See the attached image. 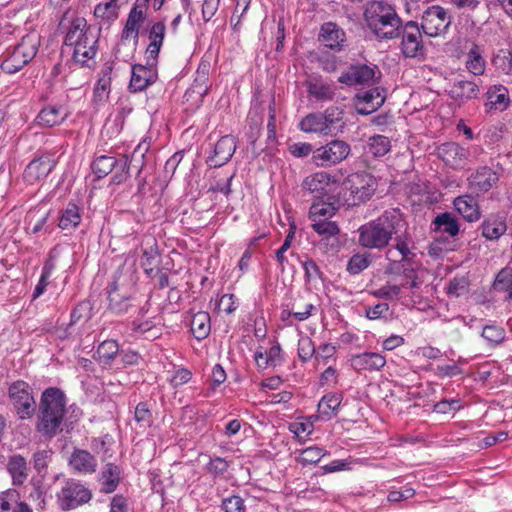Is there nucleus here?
<instances>
[{"mask_svg":"<svg viewBox=\"0 0 512 512\" xmlns=\"http://www.w3.org/2000/svg\"><path fill=\"white\" fill-rule=\"evenodd\" d=\"M406 228L407 222L401 210L390 208L358 228V243L363 248L381 251L388 247L394 235Z\"/></svg>","mask_w":512,"mask_h":512,"instance_id":"1","label":"nucleus"},{"mask_svg":"<svg viewBox=\"0 0 512 512\" xmlns=\"http://www.w3.org/2000/svg\"><path fill=\"white\" fill-rule=\"evenodd\" d=\"M66 415V396L56 387L45 389L40 398L35 429L42 436L52 439L62 431Z\"/></svg>","mask_w":512,"mask_h":512,"instance_id":"2","label":"nucleus"},{"mask_svg":"<svg viewBox=\"0 0 512 512\" xmlns=\"http://www.w3.org/2000/svg\"><path fill=\"white\" fill-rule=\"evenodd\" d=\"M99 31L87 24L83 17L71 21L64 38V45L72 48V59L82 67H90L97 54Z\"/></svg>","mask_w":512,"mask_h":512,"instance_id":"3","label":"nucleus"},{"mask_svg":"<svg viewBox=\"0 0 512 512\" xmlns=\"http://www.w3.org/2000/svg\"><path fill=\"white\" fill-rule=\"evenodd\" d=\"M367 27L379 40H392L400 37L402 19L395 8L385 2L373 1L364 12Z\"/></svg>","mask_w":512,"mask_h":512,"instance_id":"4","label":"nucleus"},{"mask_svg":"<svg viewBox=\"0 0 512 512\" xmlns=\"http://www.w3.org/2000/svg\"><path fill=\"white\" fill-rule=\"evenodd\" d=\"M135 283L128 276L115 274L107 287L108 310L122 315L136 307Z\"/></svg>","mask_w":512,"mask_h":512,"instance_id":"5","label":"nucleus"},{"mask_svg":"<svg viewBox=\"0 0 512 512\" xmlns=\"http://www.w3.org/2000/svg\"><path fill=\"white\" fill-rule=\"evenodd\" d=\"M93 498V492L79 479L67 478L56 494L60 510L67 512L88 504Z\"/></svg>","mask_w":512,"mask_h":512,"instance_id":"6","label":"nucleus"},{"mask_svg":"<svg viewBox=\"0 0 512 512\" xmlns=\"http://www.w3.org/2000/svg\"><path fill=\"white\" fill-rule=\"evenodd\" d=\"M39 41L35 35H26L22 38L1 63V69L9 74L21 70L37 54Z\"/></svg>","mask_w":512,"mask_h":512,"instance_id":"7","label":"nucleus"},{"mask_svg":"<svg viewBox=\"0 0 512 512\" xmlns=\"http://www.w3.org/2000/svg\"><path fill=\"white\" fill-rule=\"evenodd\" d=\"M8 396L19 419L27 420L34 416L37 406L33 390L27 382H13L8 388Z\"/></svg>","mask_w":512,"mask_h":512,"instance_id":"8","label":"nucleus"},{"mask_svg":"<svg viewBox=\"0 0 512 512\" xmlns=\"http://www.w3.org/2000/svg\"><path fill=\"white\" fill-rule=\"evenodd\" d=\"M345 189L350 192L352 204L359 205L370 200L377 189L376 178L365 171L348 175L344 181Z\"/></svg>","mask_w":512,"mask_h":512,"instance_id":"9","label":"nucleus"},{"mask_svg":"<svg viewBox=\"0 0 512 512\" xmlns=\"http://www.w3.org/2000/svg\"><path fill=\"white\" fill-rule=\"evenodd\" d=\"M351 152V146L343 140L334 139L313 151L312 162L317 167L329 168L344 161Z\"/></svg>","mask_w":512,"mask_h":512,"instance_id":"10","label":"nucleus"},{"mask_svg":"<svg viewBox=\"0 0 512 512\" xmlns=\"http://www.w3.org/2000/svg\"><path fill=\"white\" fill-rule=\"evenodd\" d=\"M423 31L419 23L413 20L402 23L400 29V50L406 58L422 57L425 54Z\"/></svg>","mask_w":512,"mask_h":512,"instance_id":"11","label":"nucleus"},{"mask_svg":"<svg viewBox=\"0 0 512 512\" xmlns=\"http://www.w3.org/2000/svg\"><path fill=\"white\" fill-rule=\"evenodd\" d=\"M450 24L448 11L440 5H432L423 11L419 26L425 36L435 38L445 34Z\"/></svg>","mask_w":512,"mask_h":512,"instance_id":"12","label":"nucleus"},{"mask_svg":"<svg viewBox=\"0 0 512 512\" xmlns=\"http://www.w3.org/2000/svg\"><path fill=\"white\" fill-rule=\"evenodd\" d=\"M157 63L153 64L148 62L146 58V64H135L132 66L131 78L129 82V90L132 93L144 91L147 87L154 84L157 81Z\"/></svg>","mask_w":512,"mask_h":512,"instance_id":"13","label":"nucleus"},{"mask_svg":"<svg viewBox=\"0 0 512 512\" xmlns=\"http://www.w3.org/2000/svg\"><path fill=\"white\" fill-rule=\"evenodd\" d=\"M237 149V141L233 135L222 136L212 148L211 154L207 157L206 163L210 167H221L227 164Z\"/></svg>","mask_w":512,"mask_h":512,"instance_id":"14","label":"nucleus"},{"mask_svg":"<svg viewBox=\"0 0 512 512\" xmlns=\"http://www.w3.org/2000/svg\"><path fill=\"white\" fill-rule=\"evenodd\" d=\"M437 156L446 166L457 170L465 167L470 152L456 142H445L437 147Z\"/></svg>","mask_w":512,"mask_h":512,"instance_id":"15","label":"nucleus"},{"mask_svg":"<svg viewBox=\"0 0 512 512\" xmlns=\"http://www.w3.org/2000/svg\"><path fill=\"white\" fill-rule=\"evenodd\" d=\"M56 166L51 155H42L33 159L25 168L23 178L28 184H34L45 179Z\"/></svg>","mask_w":512,"mask_h":512,"instance_id":"16","label":"nucleus"},{"mask_svg":"<svg viewBox=\"0 0 512 512\" xmlns=\"http://www.w3.org/2000/svg\"><path fill=\"white\" fill-rule=\"evenodd\" d=\"M499 180V175L491 167L482 166L467 179L468 188L475 194L488 192Z\"/></svg>","mask_w":512,"mask_h":512,"instance_id":"17","label":"nucleus"},{"mask_svg":"<svg viewBox=\"0 0 512 512\" xmlns=\"http://www.w3.org/2000/svg\"><path fill=\"white\" fill-rule=\"evenodd\" d=\"M68 466L74 473L92 475L97 471L98 462L88 450L75 448L68 459Z\"/></svg>","mask_w":512,"mask_h":512,"instance_id":"18","label":"nucleus"},{"mask_svg":"<svg viewBox=\"0 0 512 512\" xmlns=\"http://www.w3.org/2000/svg\"><path fill=\"white\" fill-rule=\"evenodd\" d=\"M376 69L377 67L375 65H351L349 69L338 78V82L348 86L370 84L374 80Z\"/></svg>","mask_w":512,"mask_h":512,"instance_id":"19","label":"nucleus"},{"mask_svg":"<svg viewBox=\"0 0 512 512\" xmlns=\"http://www.w3.org/2000/svg\"><path fill=\"white\" fill-rule=\"evenodd\" d=\"M166 26L163 21L155 22L148 31L149 44L146 48V58L148 62L158 61L159 53L165 38Z\"/></svg>","mask_w":512,"mask_h":512,"instance_id":"20","label":"nucleus"},{"mask_svg":"<svg viewBox=\"0 0 512 512\" xmlns=\"http://www.w3.org/2000/svg\"><path fill=\"white\" fill-rule=\"evenodd\" d=\"M319 39L326 47L340 51L344 47L346 35L344 30L336 23L326 22L321 26Z\"/></svg>","mask_w":512,"mask_h":512,"instance_id":"21","label":"nucleus"},{"mask_svg":"<svg viewBox=\"0 0 512 512\" xmlns=\"http://www.w3.org/2000/svg\"><path fill=\"white\" fill-rule=\"evenodd\" d=\"M306 87L309 99L316 102L333 101L336 95L335 86L332 83L323 81L321 78L307 81Z\"/></svg>","mask_w":512,"mask_h":512,"instance_id":"22","label":"nucleus"},{"mask_svg":"<svg viewBox=\"0 0 512 512\" xmlns=\"http://www.w3.org/2000/svg\"><path fill=\"white\" fill-rule=\"evenodd\" d=\"M456 211L468 222L480 219L481 211L477 200L468 194L458 196L453 201Z\"/></svg>","mask_w":512,"mask_h":512,"instance_id":"23","label":"nucleus"},{"mask_svg":"<svg viewBox=\"0 0 512 512\" xmlns=\"http://www.w3.org/2000/svg\"><path fill=\"white\" fill-rule=\"evenodd\" d=\"M386 364L383 355L376 352H364L351 358V365L355 370L378 371Z\"/></svg>","mask_w":512,"mask_h":512,"instance_id":"24","label":"nucleus"},{"mask_svg":"<svg viewBox=\"0 0 512 512\" xmlns=\"http://www.w3.org/2000/svg\"><path fill=\"white\" fill-rule=\"evenodd\" d=\"M6 468L14 486H22L25 483L29 468L26 459L22 455L14 454L10 456Z\"/></svg>","mask_w":512,"mask_h":512,"instance_id":"25","label":"nucleus"},{"mask_svg":"<svg viewBox=\"0 0 512 512\" xmlns=\"http://www.w3.org/2000/svg\"><path fill=\"white\" fill-rule=\"evenodd\" d=\"M190 316V331L197 340L207 338L211 331L210 315L206 311H198L193 313L189 311Z\"/></svg>","mask_w":512,"mask_h":512,"instance_id":"26","label":"nucleus"},{"mask_svg":"<svg viewBox=\"0 0 512 512\" xmlns=\"http://www.w3.org/2000/svg\"><path fill=\"white\" fill-rule=\"evenodd\" d=\"M486 107L489 110L503 111L505 110L510 102L508 89L499 84L489 87L486 92Z\"/></svg>","mask_w":512,"mask_h":512,"instance_id":"27","label":"nucleus"},{"mask_svg":"<svg viewBox=\"0 0 512 512\" xmlns=\"http://www.w3.org/2000/svg\"><path fill=\"white\" fill-rule=\"evenodd\" d=\"M465 67L474 76H481L485 73L486 60L483 56V50L474 42L466 53Z\"/></svg>","mask_w":512,"mask_h":512,"instance_id":"28","label":"nucleus"},{"mask_svg":"<svg viewBox=\"0 0 512 512\" xmlns=\"http://www.w3.org/2000/svg\"><path fill=\"white\" fill-rule=\"evenodd\" d=\"M98 481L101 484L102 493H113L120 482V468L114 463H107L99 474Z\"/></svg>","mask_w":512,"mask_h":512,"instance_id":"29","label":"nucleus"},{"mask_svg":"<svg viewBox=\"0 0 512 512\" xmlns=\"http://www.w3.org/2000/svg\"><path fill=\"white\" fill-rule=\"evenodd\" d=\"M343 400L341 393H327L318 403V418L322 420H330L336 416Z\"/></svg>","mask_w":512,"mask_h":512,"instance_id":"30","label":"nucleus"},{"mask_svg":"<svg viewBox=\"0 0 512 512\" xmlns=\"http://www.w3.org/2000/svg\"><path fill=\"white\" fill-rule=\"evenodd\" d=\"M433 230L448 234L450 237H456L460 232V225L457 217L450 212L438 214L433 222Z\"/></svg>","mask_w":512,"mask_h":512,"instance_id":"31","label":"nucleus"},{"mask_svg":"<svg viewBox=\"0 0 512 512\" xmlns=\"http://www.w3.org/2000/svg\"><path fill=\"white\" fill-rule=\"evenodd\" d=\"M480 94L479 85L470 80H458L451 88V95L454 99L466 102L476 99Z\"/></svg>","mask_w":512,"mask_h":512,"instance_id":"32","label":"nucleus"},{"mask_svg":"<svg viewBox=\"0 0 512 512\" xmlns=\"http://www.w3.org/2000/svg\"><path fill=\"white\" fill-rule=\"evenodd\" d=\"M119 354V344L116 340H104L99 344L95 353V360L103 367H111L112 362Z\"/></svg>","mask_w":512,"mask_h":512,"instance_id":"33","label":"nucleus"},{"mask_svg":"<svg viewBox=\"0 0 512 512\" xmlns=\"http://www.w3.org/2000/svg\"><path fill=\"white\" fill-rule=\"evenodd\" d=\"M482 236L487 240L499 239L507 230L504 218L498 215H489L481 224Z\"/></svg>","mask_w":512,"mask_h":512,"instance_id":"34","label":"nucleus"},{"mask_svg":"<svg viewBox=\"0 0 512 512\" xmlns=\"http://www.w3.org/2000/svg\"><path fill=\"white\" fill-rule=\"evenodd\" d=\"M332 177L329 173L320 171L306 177L302 183V187L311 193L324 195L330 185Z\"/></svg>","mask_w":512,"mask_h":512,"instance_id":"35","label":"nucleus"},{"mask_svg":"<svg viewBox=\"0 0 512 512\" xmlns=\"http://www.w3.org/2000/svg\"><path fill=\"white\" fill-rule=\"evenodd\" d=\"M66 117L67 113L63 107L49 106L39 112L37 123L44 127H53L62 123Z\"/></svg>","mask_w":512,"mask_h":512,"instance_id":"36","label":"nucleus"},{"mask_svg":"<svg viewBox=\"0 0 512 512\" xmlns=\"http://www.w3.org/2000/svg\"><path fill=\"white\" fill-rule=\"evenodd\" d=\"M139 156L141 159L144 158V153L141 152L140 146H138L132 153L131 158L127 155H123L120 158L118 170L111 178V184L120 185L124 183L129 177V169L133 161H137L136 157Z\"/></svg>","mask_w":512,"mask_h":512,"instance_id":"37","label":"nucleus"},{"mask_svg":"<svg viewBox=\"0 0 512 512\" xmlns=\"http://www.w3.org/2000/svg\"><path fill=\"white\" fill-rule=\"evenodd\" d=\"M81 209L75 203H68L66 208L63 210L60 218L58 226L62 230H71L75 229L81 223Z\"/></svg>","mask_w":512,"mask_h":512,"instance_id":"38","label":"nucleus"},{"mask_svg":"<svg viewBox=\"0 0 512 512\" xmlns=\"http://www.w3.org/2000/svg\"><path fill=\"white\" fill-rule=\"evenodd\" d=\"M120 158L110 155H101L94 159L91 164L92 172L98 179L106 177L113 169L118 168Z\"/></svg>","mask_w":512,"mask_h":512,"instance_id":"39","label":"nucleus"},{"mask_svg":"<svg viewBox=\"0 0 512 512\" xmlns=\"http://www.w3.org/2000/svg\"><path fill=\"white\" fill-rule=\"evenodd\" d=\"M143 21L144 16L141 15V12H137L136 9H131L122 30L121 41L133 38L134 41L137 42L139 38V28Z\"/></svg>","mask_w":512,"mask_h":512,"instance_id":"40","label":"nucleus"},{"mask_svg":"<svg viewBox=\"0 0 512 512\" xmlns=\"http://www.w3.org/2000/svg\"><path fill=\"white\" fill-rule=\"evenodd\" d=\"M391 150L390 139L384 135L371 136L365 146V153L374 158H380Z\"/></svg>","mask_w":512,"mask_h":512,"instance_id":"41","label":"nucleus"},{"mask_svg":"<svg viewBox=\"0 0 512 512\" xmlns=\"http://www.w3.org/2000/svg\"><path fill=\"white\" fill-rule=\"evenodd\" d=\"M282 350L280 345L277 343L270 347L266 352V357L263 362H260V358H264V352L258 350L254 353L255 362L260 369H266L268 367H275L283 362Z\"/></svg>","mask_w":512,"mask_h":512,"instance_id":"42","label":"nucleus"},{"mask_svg":"<svg viewBox=\"0 0 512 512\" xmlns=\"http://www.w3.org/2000/svg\"><path fill=\"white\" fill-rule=\"evenodd\" d=\"M209 72H210V62L206 60H202L198 68L196 70V76L193 81V91L197 94L204 96L208 93L209 90Z\"/></svg>","mask_w":512,"mask_h":512,"instance_id":"43","label":"nucleus"},{"mask_svg":"<svg viewBox=\"0 0 512 512\" xmlns=\"http://www.w3.org/2000/svg\"><path fill=\"white\" fill-rule=\"evenodd\" d=\"M408 227L406 230H402L397 235H394L395 244L392 248L388 249L385 253V257L387 260H392L393 249L399 252L402 255H408L412 252L411 245H413L412 237L408 233Z\"/></svg>","mask_w":512,"mask_h":512,"instance_id":"44","label":"nucleus"},{"mask_svg":"<svg viewBox=\"0 0 512 512\" xmlns=\"http://www.w3.org/2000/svg\"><path fill=\"white\" fill-rule=\"evenodd\" d=\"M301 131L306 133H320L327 135V126L324 125L321 113H310L299 123Z\"/></svg>","mask_w":512,"mask_h":512,"instance_id":"45","label":"nucleus"},{"mask_svg":"<svg viewBox=\"0 0 512 512\" xmlns=\"http://www.w3.org/2000/svg\"><path fill=\"white\" fill-rule=\"evenodd\" d=\"M26 502L20 501V494L15 489H7L0 493V512H19V507Z\"/></svg>","mask_w":512,"mask_h":512,"instance_id":"46","label":"nucleus"},{"mask_svg":"<svg viewBox=\"0 0 512 512\" xmlns=\"http://www.w3.org/2000/svg\"><path fill=\"white\" fill-rule=\"evenodd\" d=\"M481 337L487 342L489 347L495 348L505 341L506 331L501 326L489 324L483 327Z\"/></svg>","mask_w":512,"mask_h":512,"instance_id":"47","label":"nucleus"},{"mask_svg":"<svg viewBox=\"0 0 512 512\" xmlns=\"http://www.w3.org/2000/svg\"><path fill=\"white\" fill-rule=\"evenodd\" d=\"M337 211L332 203L324 201L314 202L309 209V218L312 222L317 220H329Z\"/></svg>","mask_w":512,"mask_h":512,"instance_id":"48","label":"nucleus"},{"mask_svg":"<svg viewBox=\"0 0 512 512\" xmlns=\"http://www.w3.org/2000/svg\"><path fill=\"white\" fill-rule=\"evenodd\" d=\"M356 100L372 107V110H377L385 102V96L378 88H372L358 93Z\"/></svg>","mask_w":512,"mask_h":512,"instance_id":"49","label":"nucleus"},{"mask_svg":"<svg viewBox=\"0 0 512 512\" xmlns=\"http://www.w3.org/2000/svg\"><path fill=\"white\" fill-rule=\"evenodd\" d=\"M371 255L368 253H356L354 254L347 263L346 270L351 275L360 274L371 264Z\"/></svg>","mask_w":512,"mask_h":512,"instance_id":"50","label":"nucleus"},{"mask_svg":"<svg viewBox=\"0 0 512 512\" xmlns=\"http://www.w3.org/2000/svg\"><path fill=\"white\" fill-rule=\"evenodd\" d=\"M492 63L498 72L512 75V50H500L493 57Z\"/></svg>","mask_w":512,"mask_h":512,"instance_id":"51","label":"nucleus"},{"mask_svg":"<svg viewBox=\"0 0 512 512\" xmlns=\"http://www.w3.org/2000/svg\"><path fill=\"white\" fill-rule=\"evenodd\" d=\"M111 81L112 78L107 79H98L94 90H93V98L92 101L95 105L99 106L105 103L111 92Z\"/></svg>","mask_w":512,"mask_h":512,"instance_id":"52","label":"nucleus"},{"mask_svg":"<svg viewBox=\"0 0 512 512\" xmlns=\"http://www.w3.org/2000/svg\"><path fill=\"white\" fill-rule=\"evenodd\" d=\"M403 288H406L405 283L397 284V283L388 281L385 285L374 290L372 292V294L377 298L391 300V299L397 298L400 295V293L402 292Z\"/></svg>","mask_w":512,"mask_h":512,"instance_id":"53","label":"nucleus"},{"mask_svg":"<svg viewBox=\"0 0 512 512\" xmlns=\"http://www.w3.org/2000/svg\"><path fill=\"white\" fill-rule=\"evenodd\" d=\"M134 419L142 428L150 427L153 423V414L150 404L146 401L139 402L134 411Z\"/></svg>","mask_w":512,"mask_h":512,"instance_id":"54","label":"nucleus"},{"mask_svg":"<svg viewBox=\"0 0 512 512\" xmlns=\"http://www.w3.org/2000/svg\"><path fill=\"white\" fill-rule=\"evenodd\" d=\"M160 255L156 248L145 250L142 255L141 265L148 276H153L159 264Z\"/></svg>","mask_w":512,"mask_h":512,"instance_id":"55","label":"nucleus"},{"mask_svg":"<svg viewBox=\"0 0 512 512\" xmlns=\"http://www.w3.org/2000/svg\"><path fill=\"white\" fill-rule=\"evenodd\" d=\"M312 229L324 238H330L339 234L340 229L336 222L330 220H317L312 222Z\"/></svg>","mask_w":512,"mask_h":512,"instance_id":"56","label":"nucleus"},{"mask_svg":"<svg viewBox=\"0 0 512 512\" xmlns=\"http://www.w3.org/2000/svg\"><path fill=\"white\" fill-rule=\"evenodd\" d=\"M322 114L324 125L327 126V135L331 134L332 129L342 122L343 110L337 106L328 107Z\"/></svg>","mask_w":512,"mask_h":512,"instance_id":"57","label":"nucleus"},{"mask_svg":"<svg viewBox=\"0 0 512 512\" xmlns=\"http://www.w3.org/2000/svg\"><path fill=\"white\" fill-rule=\"evenodd\" d=\"M327 454V451L318 446H310L303 449L299 456V461L303 465L316 464L322 457Z\"/></svg>","mask_w":512,"mask_h":512,"instance_id":"58","label":"nucleus"},{"mask_svg":"<svg viewBox=\"0 0 512 512\" xmlns=\"http://www.w3.org/2000/svg\"><path fill=\"white\" fill-rule=\"evenodd\" d=\"M117 0H110L106 3H100L95 7L94 14L96 17L105 20H114L118 17Z\"/></svg>","mask_w":512,"mask_h":512,"instance_id":"59","label":"nucleus"},{"mask_svg":"<svg viewBox=\"0 0 512 512\" xmlns=\"http://www.w3.org/2000/svg\"><path fill=\"white\" fill-rule=\"evenodd\" d=\"M469 281L466 277H455L451 279L446 288V293L449 296L460 297L468 292Z\"/></svg>","mask_w":512,"mask_h":512,"instance_id":"60","label":"nucleus"},{"mask_svg":"<svg viewBox=\"0 0 512 512\" xmlns=\"http://www.w3.org/2000/svg\"><path fill=\"white\" fill-rule=\"evenodd\" d=\"M316 348L310 337H301L298 341V357L302 362H307L315 355Z\"/></svg>","mask_w":512,"mask_h":512,"instance_id":"61","label":"nucleus"},{"mask_svg":"<svg viewBox=\"0 0 512 512\" xmlns=\"http://www.w3.org/2000/svg\"><path fill=\"white\" fill-rule=\"evenodd\" d=\"M53 451L51 449L38 450L33 454V466L38 473L45 472Z\"/></svg>","mask_w":512,"mask_h":512,"instance_id":"62","label":"nucleus"},{"mask_svg":"<svg viewBox=\"0 0 512 512\" xmlns=\"http://www.w3.org/2000/svg\"><path fill=\"white\" fill-rule=\"evenodd\" d=\"M228 462L221 457L212 458L206 466L209 474L214 478L222 477L228 470Z\"/></svg>","mask_w":512,"mask_h":512,"instance_id":"63","label":"nucleus"},{"mask_svg":"<svg viewBox=\"0 0 512 512\" xmlns=\"http://www.w3.org/2000/svg\"><path fill=\"white\" fill-rule=\"evenodd\" d=\"M222 508L225 512H244V501L240 496L233 495L222 502Z\"/></svg>","mask_w":512,"mask_h":512,"instance_id":"64","label":"nucleus"}]
</instances>
